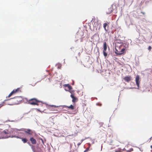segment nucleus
<instances>
[{
  "label": "nucleus",
  "instance_id": "f257e3e1",
  "mask_svg": "<svg viewBox=\"0 0 152 152\" xmlns=\"http://www.w3.org/2000/svg\"><path fill=\"white\" fill-rule=\"evenodd\" d=\"M125 47L123 44L118 43L115 44V53L117 55H122L124 53Z\"/></svg>",
  "mask_w": 152,
  "mask_h": 152
},
{
  "label": "nucleus",
  "instance_id": "f03ea898",
  "mask_svg": "<svg viewBox=\"0 0 152 152\" xmlns=\"http://www.w3.org/2000/svg\"><path fill=\"white\" fill-rule=\"evenodd\" d=\"M119 6V4H114L112 5L111 7L109 8L108 9V11H107L106 13L107 14H110L113 12V11L115 10V11L117 10V7Z\"/></svg>",
  "mask_w": 152,
  "mask_h": 152
},
{
  "label": "nucleus",
  "instance_id": "7ed1b4c3",
  "mask_svg": "<svg viewBox=\"0 0 152 152\" xmlns=\"http://www.w3.org/2000/svg\"><path fill=\"white\" fill-rule=\"evenodd\" d=\"M28 102L29 104L31 105H38V103L40 102V101L36 98H33L29 99Z\"/></svg>",
  "mask_w": 152,
  "mask_h": 152
},
{
  "label": "nucleus",
  "instance_id": "20e7f679",
  "mask_svg": "<svg viewBox=\"0 0 152 152\" xmlns=\"http://www.w3.org/2000/svg\"><path fill=\"white\" fill-rule=\"evenodd\" d=\"M69 92L71 94L70 97L72 99V102L74 103L77 102L78 99L77 97L75 96L74 94L73 93V91H69Z\"/></svg>",
  "mask_w": 152,
  "mask_h": 152
},
{
  "label": "nucleus",
  "instance_id": "39448f33",
  "mask_svg": "<svg viewBox=\"0 0 152 152\" xmlns=\"http://www.w3.org/2000/svg\"><path fill=\"white\" fill-rule=\"evenodd\" d=\"M21 92L20 88H18L17 89H14L9 95L8 96L6 97V98L10 97L13 94L16 93Z\"/></svg>",
  "mask_w": 152,
  "mask_h": 152
},
{
  "label": "nucleus",
  "instance_id": "423d86ee",
  "mask_svg": "<svg viewBox=\"0 0 152 152\" xmlns=\"http://www.w3.org/2000/svg\"><path fill=\"white\" fill-rule=\"evenodd\" d=\"M19 131H24L25 133L28 134L29 135H31L33 134L32 131L29 129H28L26 130H25L24 129H20L18 130Z\"/></svg>",
  "mask_w": 152,
  "mask_h": 152
},
{
  "label": "nucleus",
  "instance_id": "0eeeda50",
  "mask_svg": "<svg viewBox=\"0 0 152 152\" xmlns=\"http://www.w3.org/2000/svg\"><path fill=\"white\" fill-rule=\"evenodd\" d=\"M140 77L139 75H137L135 77V82L137 86V87L139 88V84L140 83Z\"/></svg>",
  "mask_w": 152,
  "mask_h": 152
},
{
  "label": "nucleus",
  "instance_id": "6e6552de",
  "mask_svg": "<svg viewBox=\"0 0 152 152\" xmlns=\"http://www.w3.org/2000/svg\"><path fill=\"white\" fill-rule=\"evenodd\" d=\"M109 23V22H108L107 21L106 23L103 24V27L106 31H108V28L109 27L108 25Z\"/></svg>",
  "mask_w": 152,
  "mask_h": 152
},
{
  "label": "nucleus",
  "instance_id": "1a4fd4ad",
  "mask_svg": "<svg viewBox=\"0 0 152 152\" xmlns=\"http://www.w3.org/2000/svg\"><path fill=\"white\" fill-rule=\"evenodd\" d=\"M124 80L127 82H129L132 79L131 77L130 76H126L124 78Z\"/></svg>",
  "mask_w": 152,
  "mask_h": 152
},
{
  "label": "nucleus",
  "instance_id": "9d476101",
  "mask_svg": "<svg viewBox=\"0 0 152 152\" xmlns=\"http://www.w3.org/2000/svg\"><path fill=\"white\" fill-rule=\"evenodd\" d=\"M1 134L3 135V136L1 137H0V139L7 138V137L6 136V135L7 134V132L6 131H3L1 132Z\"/></svg>",
  "mask_w": 152,
  "mask_h": 152
},
{
  "label": "nucleus",
  "instance_id": "9b49d317",
  "mask_svg": "<svg viewBox=\"0 0 152 152\" xmlns=\"http://www.w3.org/2000/svg\"><path fill=\"white\" fill-rule=\"evenodd\" d=\"M30 140L31 141V143L33 144H36L37 143V141L33 137L30 138Z\"/></svg>",
  "mask_w": 152,
  "mask_h": 152
},
{
  "label": "nucleus",
  "instance_id": "f8f14e48",
  "mask_svg": "<svg viewBox=\"0 0 152 152\" xmlns=\"http://www.w3.org/2000/svg\"><path fill=\"white\" fill-rule=\"evenodd\" d=\"M17 138H19L18 137H16ZM20 139L22 140V141L24 143H26L27 141V140L26 138H23L22 137L20 138Z\"/></svg>",
  "mask_w": 152,
  "mask_h": 152
},
{
  "label": "nucleus",
  "instance_id": "ddd939ff",
  "mask_svg": "<svg viewBox=\"0 0 152 152\" xmlns=\"http://www.w3.org/2000/svg\"><path fill=\"white\" fill-rule=\"evenodd\" d=\"M64 86L65 87H67L69 90L72 89V87L69 84H65Z\"/></svg>",
  "mask_w": 152,
  "mask_h": 152
},
{
  "label": "nucleus",
  "instance_id": "4468645a",
  "mask_svg": "<svg viewBox=\"0 0 152 152\" xmlns=\"http://www.w3.org/2000/svg\"><path fill=\"white\" fill-rule=\"evenodd\" d=\"M103 50L106 51L107 49V44L106 42H104L103 45Z\"/></svg>",
  "mask_w": 152,
  "mask_h": 152
},
{
  "label": "nucleus",
  "instance_id": "2eb2a0df",
  "mask_svg": "<svg viewBox=\"0 0 152 152\" xmlns=\"http://www.w3.org/2000/svg\"><path fill=\"white\" fill-rule=\"evenodd\" d=\"M66 107H67L69 109L73 110L74 109V107L72 105H71L70 106H65Z\"/></svg>",
  "mask_w": 152,
  "mask_h": 152
},
{
  "label": "nucleus",
  "instance_id": "dca6fc26",
  "mask_svg": "<svg viewBox=\"0 0 152 152\" xmlns=\"http://www.w3.org/2000/svg\"><path fill=\"white\" fill-rule=\"evenodd\" d=\"M103 53L104 56L105 57H106L107 56V53H106V51L103 50Z\"/></svg>",
  "mask_w": 152,
  "mask_h": 152
},
{
  "label": "nucleus",
  "instance_id": "f3484780",
  "mask_svg": "<svg viewBox=\"0 0 152 152\" xmlns=\"http://www.w3.org/2000/svg\"><path fill=\"white\" fill-rule=\"evenodd\" d=\"M58 107V106H56L55 105H50L49 106V109H51V107Z\"/></svg>",
  "mask_w": 152,
  "mask_h": 152
},
{
  "label": "nucleus",
  "instance_id": "a211bd4d",
  "mask_svg": "<svg viewBox=\"0 0 152 152\" xmlns=\"http://www.w3.org/2000/svg\"><path fill=\"white\" fill-rule=\"evenodd\" d=\"M89 149V148H87L84 151V152H86L88 151Z\"/></svg>",
  "mask_w": 152,
  "mask_h": 152
},
{
  "label": "nucleus",
  "instance_id": "6ab92c4d",
  "mask_svg": "<svg viewBox=\"0 0 152 152\" xmlns=\"http://www.w3.org/2000/svg\"><path fill=\"white\" fill-rule=\"evenodd\" d=\"M151 49V46H149L148 47V50H150Z\"/></svg>",
  "mask_w": 152,
  "mask_h": 152
},
{
  "label": "nucleus",
  "instance_id": "aec40b11",
  "mask_svg": "<svg viewBox=\"0 0 152 152\" xmlns=\"http://www.w3.org/2000/svg\"><path fill=\"white\" fill-rule=\"evenodd\" d=\"M83 141V140H82V141L81 143H79L77 144V145L78 146H79V145H80L81 144V142H82Z\"/></svg>",
  "mask_w": 152,
  "mask_h": 152
},
{
  "label": "nucleus",
  "instance_id": "412c9836",
  "mask_svg": "<svg viewBox=\"0 0 152 152\" xmlns=\"http://www.w3.org/2000/svg\"><path fill=\"white\" fill-rule=\"evenodd\" d=\"M141 13H142L143 15H145V13L143 12H141Z\"/></svg>",
  "mask_w": 152,
  "mask_h": 152
},
{
  "label": "nucleus",
  "instance_id": "4be33fe9",
  "mask_svg": "<svg viewBox=\"0 0 152 152\" xmlns=\"http://www.w3.org/2000/svg\"><path fill=\"white\" fill-rule=\"evenodd\" d=\"M3 105H1V104H0V108L2 107V106Z\"/></svg>",
  "mask_w": 152,
  "mask_h": 152
},
{
  "label": "nucleus",
  "instance_id": "5701e85b",
  "mask_svg": "<svg viewBox=\"0 0 152 152\" xmlns=\"http://www.w3.org/2000/svg\"><path fill=\"white\" fill-rule=\"evenodd\" d=\"M152 137H151L150 138V140H151L152 139Z\"/></svg>",
  "mask_w": 152,
  "mask_h": 152
},
{
  "label": "nucleus",
  "instance_id": "b1692460",
  "mask_svg": "<svg viewBox=\"0 0 152 152\" xmlns=\"http://www.w3.org/2000/svg\"><path fill=\"white\" fill-rule=\"evenodd\" d=\"M8 100H9V99H5V100H4V101H6Z\"/></svg>",
  "mask_w": 152,
  "mask_h": 152
},
{
  "label": "nucleus",
  "instance_id": "393cba45",
  "mask_svg": "<svg viewBox=\"0 0 152 152\" xmlns=\"http://www.w3.org/2000/svg\"><path fill=\"white\" fill-rule=\"evenodd\" d=\"M151 148L152 149V145L151 146Z\"/></svg>",
  "mask_w": 152,
  "mask_h": 152
}]
</instances>
